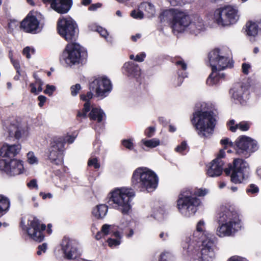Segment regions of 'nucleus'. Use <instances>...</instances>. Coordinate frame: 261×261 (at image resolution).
I'll list each match as a JSON object with an SVG mask.
<instances>
[{
  "instance_id": "24",
  "label": "nucleus",
  "mask_w": 261,
  "mask_h": 261,
  "mask_svg": "<svg viewBox=\"0 0 261 261\" xmlns=\"http://www.w3.org/2000/svg\"><path fill=\"white\" fill-rule=\"evenodd\" d=\"M9 135L11 137H14L16 139H20L25 133V128L18 122L11 124L8 127H6Z\"/></svg>"
},
{
  "instance_id": "15",
  "label": "nucleus",
  "mask_w": 261,
  "mask_h": 261,
  "mask_svg": "<svg viewBox=\"0 0 261 261\" xmlns=\"http://www.w3.org/2000/svg\"><path fill=\"white\" fill-rule=\"evenodd\" d=\"M89 89L95 92L96 96L103 98L106 97L112 89L110 80L105 76L98 77L90 83Z\"/></svg>"
},
{
  "instance_id": "26",
  "label": "nucleus",
  "mask_w": 261,
  "mask_h": 261,
  "mask_svg": "<svg viewBox=\"0 0 261 261\" xmlns=\"http://www.w3.org/2000/svg\"><path fill=\"white\" fill-rule=\"evenodd\" d=\"M108 210V207L106 204H99L93 209L92 215L97 219H102L107 214Z\"/></svg>"
},
{
  "instance_id": "23",
  "label": "nucleus",
  "mask_w": 261,
  "mask_h": 261,
  "mask_svg": "<svg viewBox=\"0 0 261 261\" xmlns=\"http://www.w3.org/2000/svg\"><path fill=\"white\" fill-rule=\"evenodd\" d=\"M38 25L39 22L34 16H28L21 22L20 25L26 32H33L36 31L38 29Z\"/></svg>"
},
{
  "instance_id": "1",
  "label": "nucleus",
  "mask_w": 261,
  "mask_h": 261,
  "mask_svg": "<svg viewBox=\"0 0 261 261\" xmlns=\"http://www.w3.org/2000/svg\"><path fill=\"white\" fill-rule=\"evenodd\" d=\"M161 21H169L174 33L184 32L188 29L190 33L198 35L205 30L202 19L195 16L190 20L189 16L177 9H171L164 11L160 16Z\"/></svg>"
},
{
  "instance_id": "17",
  "label": "nucleus",
  "mask_w": 261,
  "mask_h": 261,
  "mask_svg": "<svg viewBox=\"0 0 261 261\" xmlns=\"http://www.w3.org/2000/svg\"><path fill=\"white\" fill-rule=\"evenodd\" d=\"M64 143L56 140L51 143L48 150V159L54 165H62L63 163L62 154L64 151Z\"/></svg>"
},
{
  "instance_id": "5",
  "label": "nucleus",
  "mask_w": 261,
  "mask_h": 261,
  "mask_svg": "<svg viewBox=\"0 0 261 261\" xmlns=\"http://www.w3.org/2000/svg\"><path fill=\"white\" fill-rule=\"evenodd\" d=\"M158 183L157 175L148 168L139 167L133 172L132 184L135 188L145 189L150 192L157 187Z\"/></svg>"
},
{
  "instance_id": "16",
  "label": "nucleus",
  "mask_w": 261,
  "mask_h": 261,
  "mask_svg": "<svg viewBox=\"0 0 261 261\" xmlns=\"http://www.w3.org/2000/svg\"><path fill=\"white\" fill-rule=\"evenodd\" d=\"M235 146L238 154L246 156H249L251 153L255 151L258 148L256 142L246 136L239 137L235 141Z\"/></svg>"
},
{
  "instance_id": "21",
  "label": "nucleus",
  "mask_w": 261,
  "mask_h": 261,
  "mask_svg": "<svg viewBox=\"0 0 261 261\" xmlns=\"http://www.w3.org/2000/svg\"><path fill=\"white\" fill-rule=\"evenodd\" d=\"M45 4H50L51 8L59 13H66L71 6V0H42Z\"/></svg>"
},
{
  "instance_id": "6",
  "label": "nucleus",
  "mask_w": 261,
  "mask_h": 261,
  "mask_svg": "<svg viewBox=\"0 0 261 261\" xmlns=\"http://www.w3.org/2000/svg\"><path fill=\"white\" fill-rule=\"evenodd\" d=\"M198 134L202 137L211 135L216 125V119L211 111H198L193 114L192 119Z\"/></svg>"
},
{
  "instance_id": "39",
  "label": "nucleus",
  "mask_w": 261,
  "mask_h": 261,
  "mask_svg": "<svg viewBox=\"0 0 261 261\" xmlns=\"http://www.w3.org/2000/svg\"><path fill=\"white\" fill-rule=\"evenodd\" d=\"M122 144L125 148L129 150H132L134 148L133 140L131 139L122 140Z\"/></svg>"
},
{
  "instance_id": "18",
  "label": "nucleus",
  "mask_w": 261,
  "mask_h": 261,
  "mask_svg": "<svg viewBox=\"0 0 261 261\" xmlns=\"http://www.w3.org/2000/svg\"><path fill=\"white\" fill-rule=\"evenodd\" d=\"M23 165L20 160L13 159L7 162L5 160H0V170L8 175H19L23 172Z\"/></svg>"
},
{
  "instance_id": "62",
  "label": "nucleus",
  "mask_w": 261,
  "mask_h": 261,
  "mask_svg": "<svg viewBox=\"0 0 261 261\" xmlns=\"http://www.w3.org/2000/svg\"><path fill=\"white\" fill-rule=\"evenodd\" d=\"M34 76L36 80L35 84L36 85V86H42L43 85V82L39 78H38L35 74H34Z\"/></svg>"
},
{
  "instance_id": "61",
  "label": "nucleus",
  "mask_w": 261,
  "mask_h": 261,
  "mask_svg": "<svg viewBox=\"0 0 261 261\" xmlns=\"http://www.w3.org/2000/svg\"><path fill=\"white\" fill-rule=\"evenodd\" d=\"M228 261H247V260L244 258L239 256H233L231 257Z\"/></svg>"
},
{
  "instance_id": "3",
  "label": "nucleus",
  "mask_w": 261,
  "mask_h": 261,
  "mask_svg": "<svg viewBox=\"0 0 261 261\" xmlns=\"http://www.w3.org/2000/svg\"><path fill=\"white\" fill-rule=\"evenodd\" d=\"M218 222L216 234L220 238L232 236L241 228L238 214L226 207L222 208L219 213Z\"/></svg>"
},
{
  "instance_id": "50",
  "label": "nucleus",
  "mask_w": 261,
  "mask_h": 261,
  "mask_svg": "<svg viewBox=\"0 0 261 261\" xmlns=\"http://www.w3.org/2000/svg\"><path fill=\"white\" fill-rule=\"evenodd\" d=\"M228 127L232 132H235L237 130V124H235L234 120H230L227 123Z\"/></svg>"
},
{
  "instance_id": "45",
  "label": "nucleus",
  "mask_w": 261,
  "mask_h": 261,
  "mask_svg": "<svg viewBox=\"0 0 261 261\" xmlns=\"http://www.w3.org/2000/svg\"><path fill=\"white\" fill-rule=\"evenodd\" d=\"M112 226L109 224H104L102 225L101 231L103 233V236L107 235L109 233Z\"/></svg>"
},
{
  "instance_id": "30",
  "label": "nucleus",
  "mask_w": 261,
  "mask_h": 261,
  "mask_svg": "<svg viewBox=\"0 0 261 261\" xmlns=\"http://www.w3.org/2000/svg\"><path fill=\"white\" fill-rule=\"evenodd\" d=\"M9 206V200L6 197L0 195V217L7 212Z\"/></svg>"
},
{
  "instance_id": "27",
  "label": "nucleus",
  "mask_w": 261,
  "mask_h": 261,
  "mask_svg": "<svg viewBox=\"0 0 261 261\" xmlns=\"http://www.w3.org/2000/svg\"><path fill=\"white\" fill-rule=\"evenodd\" d=\"M245 31L248 36L255 37L257 35L258 30L255 21H249L245 25Z\"/></svg>"
},
{
  "instance_id": "28",
  "label": "nucleus",
  "mask_w": 261,
  "mask_h": 261,
  "mask_svg": "<svg viewBox=\"0 0 261 261\" xmlns=\"http://www.w3.org/2000/svg\"><path fill=\"white\" fill-rule=\"evenodd\" d=\"M105 116L102 110L97 108H92L89 114L91 120L96 121L97 122H101Z\"/></svg>"
},
{
  "instance_id": "43",
  "label": "nucleus",
  "mask_w": 261,
  "mask_h": 261,
  "mask_svg": "<svg viewBox=\"0 0 261 261\" xmlns=\"http://www.w3.org/2000/svg\"><path fill=\"white\" fill-rule=\"evenodd\" d=\"M251 65L249 63H244L242 64V72L246 75L249 74L251 69Z\"/></svg>"
},
{
  "instance_id": "52",
  "label": "nucleus",
  "mask_w": 261,
  "mask_h": 261,
  "mask_svg": "<svg viewBox=\"0 0 261 261\" xmlns=\"http://www.w3.org/2000/svg\"><path fill=\"white\" fill-rule=\"evenodd\" d=\"M208 193V190L206 189H198L195 192L196 195L198 196H205Z\"/></svg>"
},
{
  "instance_id": "19",
  "label": "nucleus",
  "mask_w": 261,
  "mask_h": 261,
  "mask_svg": "<svg viewBox=\"0 0 261 261\" xmlns=\"http://www.w3.org/2000/svg\"><path fill=\"white\" fill-rule=\"evenodd\" d=\"M61 246L62 250L66 258L72 259L75 258L79 255L77 244L74 240L64 238Z\"/></svg>"
},
{
  "instance_id": "64",
  "label": "nucleus",
  "mask_w": 261,
  "mask_h": 261,
  "mask_svg": "<svg viewBox=\"0 0 261 261\" xmlns=\"http://www.w3.org/2000/svg\"><path fill=\"white\" fill-rule=\"evenodd\" d=\"M39 195L42 196V198L43 199H46L47 198H51L53 197V195L51 193H47V194H45L44 193H43V192H40Z\"/></svg>"
},
{
  "instance_id": "31",
  "label": "nucleus",
  "mask_w": 261,
  "mask_h": 261,
  "mask_svg": "<svg viewBox=\"0 0 261 261\" xmlns=\"http://www.w3.org/2000/svg\"><path fill=\"white\" fill-rule=\"evenodd\" d=\"M141 143L147 148H153L160 144V141L157 138H153L150 140L143 139Z\"/></svg>"
},
{
  "instance_id": "63",
  "label": "nucleus",
  "mask_w": 261,
  "mask_h": 261,
  "mask_svg": "<svg viewBox=\"0 0 261 261\" xmlns=\"http://www.w3.org/2000/svg\"><path fill=\"white\" fill-rule=\"evenodd\" d=\"M31 87V92L36 95L38 94L37 89L36 88V85L35 83H31L30 85Z\"/></svg>"
},
{
  "instance_id": "54",
  "label": "nucleus",
  "mask_w": 261,
  "mask_h": 261,
  "mask_svg": "<svg viewBox=\"0 0 261 261\" xmlns=\"http://www.w3.org/2000/svg\"><path fill=\"white\" fill-rule=\"evenodd\" d=\"M155 128L154 127H149L145 130V135L148 137H151L154 133Z\"/></svg>"
},
{
  "instance_id": "57",
  "label": "nucleus",
  "mask_w": 261,
  "mask_h": 261,
  "mask_svg": "<svg viewBox=\"0 0 261 261\" xmlns=\"http://www.w3.org/2000/svg\"><path fill=\"white\" fill-rule=\"evenodd\" d=\"M38 100L39 101L38 106L42 107L46 100V97L43 95H40L38 97Z\"/></svg>"
},
{
  "instance_id": "13",
  "label": "nucleus",
  "mask_w": 261,
  "mask_h": 261,
  "mask_svg": "<svg viewBox=\"0 0 261 261\" xmlns=\"http://www.w3.org/2000/svg\"><path fill=\"white\" fill-rule=\"evenodd\" d=\"M216 238L214 234H210L207 237V239L202 240L200 241V252H198L197 254V259L199 261H213L216 257ZM193 254H189L187 251L188 255H193L197 253L199 250Z\"/></svg>"
},
{
  "instance_id": "25",
  "label": "nucleus",
  "mask_w": 261,
  "mask_h": 261,
  "mask_svg": "<svg viewBox=\"0 0 261 261\" xmlns=\"http://www.w3.org/2000/svg\"><path fill=\"white\" fill-rule=\"evenodd\" d=\"M124 68L125 69L129 76H132L137 78L140 75V68L137 64L129 62L124 64Z\"/></svg>"
},
{
  "instance_id": "2",
  "label": "nucleus",
  "mask_w": 261,
  "mask_h": 261,
  "mask_svg": "<svg viewBox=\"0 0 261 261\" xmlns=\"http://www.w3.org/2000/svg\"><path fill=\"white\" fill-rule=\"evenodd\" d=\"M230 51L227 48H216L208 54L209 63L212 73L208 76L206 84L212 86L218 84L219 80L224 78V73L219 72L232 66L229 57Z\"/></svg>"
},
{
  "instance_id": "51",
  "label": "nucleus",
  "mask_w": 261,
  "mask_h": 261,
  "mask_svg": "<svg viewBox=\"0 0 261 261\" xmlns=\"http://www.w3.org/2000/svg\"><path fill=\"white\" fill-rule=\"evenodd\" d=\"M92 91L87 92L86 95L82 94L81 95V99L84 101H87V102H89L88 100L91 99L93 96V93H92Z\"/></svg>"
},
{
  "instance_id": "12",
  "label": "nucleus",
  "mask_w": 261,
  "mask_h": 261,
  "mask_svg": "<svg viewBox=\"0 0 261 261\" xmlns=\"http://www.w3.org/2000/svg\"><path fill=\"white\" fill-rule=\"evenodd\" d=\"M59 34L69 42H74L78 37L79 29L71 17H61L57 24Z\"/></svg>"
},
{
  "instance_id": "10",
  "label": "nucleus",
  "mask_w": 261,
  "mask_h": 261,
  "mask_svg": "<svg viewBox=\"0 0 261 261\" xmlns=\"http://www.w3.org/2000/svg\"><path fill=\"white\" fill-rule=\"evenodd\" d=\"M233 166H229L224 171L228 175L231 174V181L234 184H240L246 180L250 174V168L248 164L241 159L234 160Z\"/></svg>"
},
{
  "instance_id": "58",
  "label": "nucleus",
  "mask_w": 261,
  "mask_h": 261,
  "mask_svg": "<svg viewBox=\"0 0 261 261\" xmlns=\"http://www.w3.org/2000/svg\"><path fill=\"white\" fill-rule=\"evenodd\" d=\"M9 57H10V58L11 59V62H12L14 67L17 70V72L18 73H19V69L20 68L19 64V63L17 61H14L13 60V59L12 58V53H11V51L9 52Z\"/></svg>"
},
{
  "instance_id": "33",
  "label": "nucleus",
  "mask_w": 261,
  "mask_h": 261,
  "mask_svg": "<svg viewBox=\"0 0 261 261\" xmlns=\"http://www.w3.org/2000/svg\"><path fill=\"white\" fill-rule=\"evenodd\" d=\"M90 110V103L89 102H86L84 105V108L82 111H79L77 114L78 118H87V114Z\"/></svg>"
},
{
  "instance_id": "41",
  "label": "nucleus",
  "mask_w": 261,
  "mask_h": 261,
  "mask_svg": "<svg viewBox=\"0 0 261 261\" xmlns=\"http://www.w3.org/2000/svg\"><path fill=\"white\" fill-rule=\"evenodd\" d=\"M187 147L188 146L186 142L182 141L180 145H178L175 148V151L179 153H182L187 149Z\"/></svg>"
},
{
  "instance_id": "49",
  "label": "nucleus",
  "mask_w": 261,
  "mask_h": 261,
  "mask_svg": "<svg viewBox=\"0 0 261 261\" xmlns=\"http://www.w3.org/2000/svg\"><path fill=\"white\" fill-rule=\"evenodd\" d=\"M187 74L186 72L182 73H178V77L177 78V83L175 84V86H179L181 85L182 83L183 82V79L185 77H187Z\"/></svg>"
},
{
  "instance_id": "60",
  "label": "nucleus",
  "mask_w": 261,
  "mask_h": 261,
  "mask_svg": "<svg viewBox=\"0 0 261 261\" xmlns=\"http://www.w3.org/2000/svg\"><path fill=\"white\" fill-rule=\"evenodd\" d=\"M170 256L169 252H163L160 255L159 261H166L167 258Z\"/></svg>"
},
{
  "instance_id": "29",
  "label": "nucleus",
  "mask_w": 261,
  "mask_h": 261,
  "mask_svg": "<svg viewBox=\"0 0 261 261\" xmlns=\"http://www.w3.org/2000/svg\"><path fill=\"white\" fill-rule=\"evenodd\" d=\"M140 10L144 12L147 17H150L154 16L155 11L154 6L149 2H143L139 6Z\"/></svg>"
},
{
  "instance_id": "53",
  "label": "nucleus",
  "mask_w": 261,
  "mask_h": 261,
  "mask_svg": "<svg viewBox=\"0 0 261 261\" xmlns=\"http://www.w3.org/2000/svg\"><path fill=\"white\" fill-rule=\"evenodd\" d=\"M47 248V244L43 243L38 246V250L37 252V254L40 255L42 254V252H45Z\"/></svg>"
},
{
  "instance_id": "32",
  "label": "nucleus",
  "mask_w": 261,
  "mask_h": 261,
  "mask_svg": "<svg viewBox=\"0 0 261 261\" xmlns=\"http://www.w3.org/2000/svg\"><path fill=\"white\" fill-rule=\"evenodd\" d=\"M113 236L116 238V239L110 238L107 241L109 246L111 247H115L119 245L120 244V240L122 237V235L118 231L114 232Z\"/></svg>"
},
{
  "instance_id": "37",
  "label": "nucleus",
  "mask_w": 261,
  "mask_h": 261,
  "mask_svg": "<svg viewBox=\"0 0 261 261\" xmlns=\"http://www.w3.org/2000/svg\"><path fill=\"white\" fill-rule=\"evenodd\" d=\"M131 16L135 19H142L143 18L144 14L142 11L140 10V7L138 10H134L131 12Z\"/></svg>"
},
{
  "instance_id": "47",
  "label": "nucleus",
  "mask_w": 261,
  "mask_h": 261,
  "mask_svg": "<svg viewBox=\"0 0 261 261\" xmlns=\"http://www.w3.org/2000/svg\"><path fill=\"white\" fill-rule=\"evenodd\" d=\"M175 64L181 68V69L185 71L187 69V64L182 59H179L175 62Z\"/></svg>"
},
{
  "instance_id": "59",
  "label": "nucleus",
  "mask_w": 261,
  "mask_h": 261,
  "mask_svg": "<svg viewBox=\"0 0 261 261\" xmlns=\"http://www.w3.org/2000/svg\"><path fill=\"white\" fill-rule=\"evenodd\" d=\"M18 25L17 22L15 21H11L8 24V27L9 29L11 31H13L15 29Z\"/></svg>"
},
{
  "instance_id": "56",
  "label": "nucleus",
  "mask_w": 261,
  "mask_h": 261,
  "mask_svg": "<svg viewBox=\"0 0 261 261\" xmlns=\"http://www.w3.org/2000/svg\"><path fill=\"white\" fill-rule=\"evenodd\" d=\"M28 187L30 189L36 188L38 189V185L37 184V180L35 179L31 180L30 182L27 184Z\"/></svg>"
},
{
  "instance_id": "46",
  "label": "nucleus",
  "mask_w": 261,
  "mask_h": 261,
  "mask_svg": "<svg viewBox=\"0 0 261 261\" xmlns=\"http://www.w3.org/2000/svg\"><path fill=\"white\" fill-rule=\"evenodd\" d=\"M34 53V49H31L30 47H26L23 49L22 54L24 56H25L28 59H30L31 58V54H33Z\"/></svg>"
},
{
  "instance_id": "42",
  "label": "nucleus",
  "mask_w": 261,
  "mask_h": 261,
  "mask_svg": "<svg viewBox=\"0 0 261 261\" xmlns=\"http://www.w3.org/2000/svg\"><path fill=\"white\" fill-rule=\"evenodd\" d=\"M81 89V85L79 84H76V85L71 86L70 88L71 95L73 96H76Z\"/></svg>"
},
{
  "instance_id": "22",
  "label": "nucleus",
  "mask_w": 261,
  "mask_h": 261,
  "mask_svg": "<svg viewBox=\"0 0 261 261\" xmlns=\"http://www.w3.org/2000/svg\"><path fill=\"white\" fill-rule=\"evenodd\" d=\"M21 149V145L18 143L14 144L4 143L0 145V156L13 158L17 155Z\"/></svg>"
},
{
  "instance_id": "9",
  "label": "nucleus",
  "mask_w": 261,
  "mask_h": 261,
  "mask_svg": "<svg viewBox=\"0 0 261 261\" xmlns=\"http://www.w3.org/2000/svg\"><path fill=\"white\" fill-rule=\"evenodd\" d=\"M240 16L238 8L231 5L218 8L215 11L214 14L215 21L220 26H228L236 23Z\"/></svg>"
},
{
  "instance_id": "48",
  "label": "nucleus",
  "mask_w": 261,
  "mask_h": 261,
  "mask_svg": "<svg viewBox=\"0 0 261 261\" xmlns=\"http://www.w3.org/2000/svg\"><path fill=\"white\" fill-rule=\"evenodd\" d=\"M259 191L258 188L254 184H251L247 190V192L251 194H255Z\"/></svg>"
},
{
  "instance_id": "40",
  "label": "nucleus",
  "mask_w": 261,
  "mask_h": 261,
  "mask_svg": "<svg viewBox=\"0 0 261 261\" xmlns=\"http://www.w3.org/2000/svg\"><path fill=\"white\" fill-rule=\"evenodd\" d=\"M221 143L224 146V149H226L229 147H233V143L228 138H224L221 140Z\"/></svg>"
},
{
  "instance_id": "36",
  "label": "nucleus",
  "mask_w": 261,
  "mask_h": 261,
  "mask_svg": "<svg viewBox=\"0 0 261 261\" xmlns=\"http://www.w3.org/2000/svg\"><path fill=\"white\" fill-rule=\"evenodd\" d=\"M88 165L89 167H93L95 169H98L100 167V164L97 158H90L88 160Z\"/></svg>"
},
{
  "instance_id": "44",
  "label": "nucleus",
  "mask_w": 261,
  "mask_h": 261,
  "mask_svg": "<svg viewBox=\"0 0 261 261\" xmlns=\"http://www.w3.org/2000/svg\"><path fill=\"white\" fill-rule=\"evenodd\" d=\"M56 87L53 85H47L46 89L44 91V93L50 96L53 94V92L55 91Z\"/></svg>"
},
{
  "instance_id": "35",
  "label": "nucleus",
  "mask_w": 261,
  "mask_h": 261,
  "mask_svg": "<svg viewBox=\"0 0 261 261\" xmlns=\"http://www.w3.org/2000/svg\"><path fill=\"white\" fill-rule=\"evenodd\" d=\"M27 160L28 163L31 165H37L38 163L37 158L32 151H30L27 153Z\"/></svg>"
},
{
  "instance_id": "4",
  "label": "nucleus",
  "mask_w": 261,
  "mask_h": 261,
  "mask_svg": "<svg viewBox=\"0 0 261 261\" xmlns=\"http://www.w3.org/2000/svg\"><path fill=\"white\" fill-rule=\"evenodd\" d=\"M134 196L135 192L130 188H115L110 193L109 203L114 208L126 215L131 209L130 201Z\"/></svg>"
},
{
  "instance_id": "55",
  "label": "nucleus",
  "mask_w": 261,
  "mask_h": 261,
  "mask_svg": "<svg viewBox=\"0 0 261 261\" xmlns=\"http://www.w3.org/2000/svg\"><path fill=\"white\" fill-rule=\"evenodd\" d=\"M146 57V54L144 53H141L140 54L137 55L135 59V61L142 62L144 60Z\"/></svg>"
},
{
  "instance_id": "7",
  "label": "nucleus",
  "mask_w": 261,
  "mask_h": 261,
  "mask_svg": "<svg viewBox=\"0 0 261 261\" xmlns=\"http://www.w3.org/2000/svg\"><path fill=\"white\" fill-rule=\"evenodd\" d=\"M200 203L199 199L193 196L191 191L186 190L179 194L177 206L182 215L190 217L195 214Z\"/></svg>"
},
{
  "instance_id": "34",
  "label": "nucleus",
  "mask_w": 261,
  "mask_h": 261,
  "mask_svg": "<svg viewBox=\"0 0 261 261\" xmlns=\"http://www.w3.org/2000/svg\"><path fill=\"white\" fill-rule=\"evenodd\" d=\"M89 27L90 28V29L91 30L94 31H97L99 33V34L100 35L101 37H103L108 40V36L109 35V34L106 29L99 26H94V28H93L92 25L89 26Z\"/></svg>"
},
{
  "instance_id": "14",
  "label": "nucleus",
  "mask_w": 261,
  "mask_h": 261,
  "mask_svg": "<svg viewBox=\"0 0 261 261\" xmlns=\"http://www.w3.org/2000/svg\"><path fill=\"white\" fill-rule=\"evenodd\" d=\"M21 225L22 228L26 230L31 238L39 242L43 240V231L45 230L46 226L44 224H40L37 218H32L29 219L27 226H25L21 221Z\"/></svg>"
},
{
  "instance_id": "20",
  "label": "nucleus",
  "mask_w": 261,
  "mask_h": 261,
  "mask_svg": "<svg viewBox=\"0 0 261 261\" xmlns=\"http://www.w3.org/2000/svg\"><path fill=\"white\" fill-rule=\"evenodd\" d=\"M224 149L220 150L216 159H214L208 167L207 174L210 177H216L220 176L223 170L224 163L221 159L225 156Z\"/></svg>"
},
{
  "instance_id": "11",
  "label": "nucleus",
  "mask_w": 261,
  "mask_h": 261,
  "mask_svg": "<svg viewBox=\"0 0 261 261\" xmlns=\"http://www.w3.org/2000/svg\"><path fill=\"white\" fill-rule=\"evenodd\" d=\"M87 57V53L85 49L74 42L67 45L62 55L63 60L69 65L82 63Z\"/></svg>"
},
{
  "instance_id": "38",
  "label": "nucleus",
  "mask_w": 261,
  "mask_h": 261,
  "mask_svg": "<svg viewBox=\"0 0 261 261\" xmlns=\"http://www.w3.org/2000/svg\"><path fill=\"white\" fill-rule=\"evenodd\" d=\"M250 127V123L248 122L243 121L237 124V129L238 128L242 131H247Z\"/></svg>"
},
{
  "instance_id": "8",
  "label": "nucleus",
  "mask_w": 261,
  "mask_h": 261,
  "mask_svg": "<svg viewBox=\"0 0 261 261\" xmlns=\"http://www.w3.org/2000/svg\"><path fill=\"white\" fill-rule=\"evenodd\" d=\"M205 222L201 220L197 224L196 229L192 235L187 237L183 244V249L189 254H193L199 248L200 241L207 239V237L212 234L205 231Z\"/></svg>"
}]
</instances>
